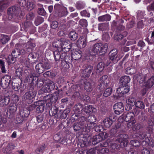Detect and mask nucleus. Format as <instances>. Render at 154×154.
<instances>
[{
    "label": "nucleus",
    "mask_w": 154,
    "mask_h": 154,
    "mask_svg": "<svg viewBox=\"0 0 154 154\" xmlns=\"http://www.w3.org/2000/svg\"><path fill=\"white\" fill-rule=\"evenodd\" d=\"M19 100V97L18 95L16 94H13L12 96V99L10 101V103H15L17 104V102Z\"/></svg>",
    "instance_id": "62"
},
{
    "label": "nucleus",
    "mask_w": 154,
    "mask_h": 154,
    "mask_svg": "<svg viewBox=\"0 0 154 154\" xmlns=\"http://www.w3.org/2000/svg\"><path fill=\"white\" fill-rule=\"evenodd\" d=\"M147 117L142 112L141 114L139 116L138 119L140 123L141 124L145 123L146 125V127H148L149 125L148 122V121L146 120Z\"/></svg>",
    "instance_id": "38"
},
{
    "label": "nucleus",
    "mask_w": 154,
    "mask_h": 154,
    "mask_svg": "<svg viewBox=\"0 0 154 154\" xmlns=\"http://www.w3.org/2000/svg\"><path fill=\"white\" fill-rule=\"evenodd\" d=\"M83 111L87 114L89 115L92 112H96V109L91 105H88L84 107L82 109Z\"/></svg>",
    "instance_id": "34"
},
{
    "label": "nucleus",
    "mask_w": 154,
    "mask_h": 154,
    "mask_svg": "<svg viewBox=\"0 0 154 154\" xmlns=\"http://www.w3.org/2000/svg\"><path fill=\"white\" fill-rule=\"evenodd\" d=\"M87 44V38L85 36L80 37L77 42V47L79 48H85Z\"/></svg>",
    "instance_id": "24"
},
{
    "label": "nucleus",
    "mask_w": 154,
    "mask_h": 154,
    "mask_svg": "<svg viewBox=\"0 0 154 154\" xmlns=\"http://www.w3.org/2000/svg\"><path fill=\"white\" fill-rule=\"evenodd\" d=\"M113 121L112 118L107 117L103 121V124L106 128H109L112 125Z\"/></svg>",
    "instance_id": "43"
},
{
    "label": "nucleus",
    "mask_w": 154,
    "mask_h": 154,
    "mask_svg": "<svg viewBox=\"0 0 154 154\" xmlns=\"http://www.w3.org/2000/svg\"><path fill=\"white\" fill-rule=\"evenodd\" d=\"M28 91L26 92L23 95L24 99L29 104L33 101V99L35 97L37 92L34 89L33 85H30L29 86Z\"/></svg>",
    "instance_id": "8"
},
{
    "label": "nucleus",
    "mask_w": 154,
    "mask_h": 154,
    "mask_svg": "<svg viewBox=\"0 0 154 154\" xmlns=\"http://www.w3.org/2000/svg\"><path fill=\"white\" fill-rule=\"evenodd\" d=\"M69 36L71 40L74 41L77 38L78 35L75 31H73L69 33Z\"/></svg>",
    "instance_id": "54"
},
{
    "label": "nucleus",
    "mask_w": 154,
    "mask_h": 154,
    "mask_svg": "<svg viewBox=\"0 0 154 154\" xmlns=\"http://www.w3.org/2000/svg\"><path fill=\"white\" fill-rule=\"evenodd\" d=\"M15 147L14 145L12 143H8L7 146L3 148V152L7 154H10L12 150Z\"/></svg>",
    "instance_id": "37"
},
{
    "label": "nucleus",
    "mask_w": 154,
    "mask_h": 154,
    "mask_svg": "<svg viewBox=\"0 0 154 154\" xmlns=\"http://www.w3.org/2000/svg\"><path fill=\"white\" fill-rule=\"evenodd\" d=\"M46 146L44 143L38 146L35 150V152L37 154H42L45 151Z\"/></svg>",
    "instance_id": "44"
},
{
    "label": "nucleus",
    "mask_w": 154,
    "mask_h": 154,
    "mask_svg": "<svg viewBox=\"0 0 154 154\" xmlns=\"http://www.w3.org/2000/svg\"><path fill=\"white\" fill-rule=\"evenodd\" d=\"M105 66V63L103 62H99L97 66V68L96 71L97 73H99L102 72L104 69Z\"/></svg>",
    "instance_id": "47"
},
{
    "label": "nucleus",
    "mask_w": 154,
    "mask_h": 154,
    "mask_svg": "<svg viewBox=\"0 0 154 154\" xmlns=\"http://www.w3.org/2000/svg\"><path fill=\"white\" fill-rule=\"evenodd\" d=\"M74 108L75 113L71 116V119L73 120H77L80 114L82 113V111L83 108H82V106L79 104L75 105Z\"/></svg>",
    "instance_id": "18"
},
{
    "label": "nucleus",
    "mask_w": 154,
    "mask_h": 154,
    "mask_svg": "<svg viewBox=\"0 0 154 154\" xmlns=\"http://www.w3.org/2000/svg\"><path fill=\"white\" fill-rule=\"evenodd\" d=\"M31 23L30 22H24V25L26 28H28V27L30 28V32L32 34L35 33L36 31V28L34 26H30Z\"/></svg>",
    "instance_id": "49"
},
{
    "label": "nucleus",
    "mask_w": 154,
    "mask_h": 154,
    "mask_svg": "<svg viewBox=\"0 0 154 154\" xmlns=\"http://www.w3.org/2000/svg\"><path fill=\"white\" fill-rule=\"evenodd\" d=\"M58 107L56 106H54L50 109L51 111L49 112V114L51 116H57V114L59 112Z\"/></svg>",
    "instance_id": "48"
},
{
    "label": "nucleus",
    "mask_w": 154,
    "mask_h": 154,
    "mask_svg": "<svg viewBox=\"0 0 154 154\" xmlns=\"http://www.w3.org/2000/svg\"><path fill=\"white\" fill-rule=\"evenodd\" d=\"M97 120L96 117L95 115H91L88 116L86 118V125L83 129V130L87 133L93 130L96 124L95 122Z\"/></svg>",
    "instance_id": "6"
},
{
    "label": "nucleus",
    "mask_w": 154,
    "mask_h": 154,
    "mask_svg": "<svg viewBox=\"0 0 154 154\" xmlns=\"http://www.w3.org/2000/svg\"><path fill=\"white\" fill-rule=\"evenodd\" d=\"M151 32V39H150L148 38V42L150 44H152L154 43V27L152 28V31Z\"/></svg>",
    "instance_id": "64"
},
{
    "label": "nucleus",
    "mask_w": 154,
    "mask_h": 154,
    "mask_svg": "<svg viewBox=\"0 0 154 154\" xmlns=\"http://www.w3.org/2000/svg\"><path fill=\"white\" fill-rule=\"evenodd\" d=\"M149 74H146L143 76H140L138 79L139 83L142 84V86L147 88H150L154 85V76H152L149 78Z\"/></svg>",
    "instance_id": "5"
},
{
    "label": "nucleus",
    "mask_w": 154,
    "mask_h": 154,
    "mask_svg": "<svg viewBox=\"0 0 154 154\" xmlns=\"http://www.w3.org/2000/svg\"><path fill=\"white\" fill-rule=\"evenodd\" d=\"M12 0H2L0 1V12H2L9 5Z\"/></svg>",
    "instance_id": "30"
},
{
    "label": "nucleus",
    "mask_w": 154,
    "mask_h": 154,
    "mask_svg": "<svg viewBox=\"0 0 154 154\" xmlns=\"http://www.w3.org/2000/svg\"><path fill=\"white\" fill-rule=\"evenodd\" d=\"M111 16L109 14L99 17H98V20L100 22L108 21L110 20L111 19Z\"/></svg>",
    "instance_id": "46"
},
{
    "label": "nucleus",
    "mask_w": 154,
    "mask_h": 154,
    "mask_svg": "<svg viewBox=\"0 0 154 154\" xmlns=\"http://www.w3.org/2000/svg\"><path fill=\"white\" fill-rule=\"evenodd\" d=\"M72 58L73 60H78L80 59L82 55V52L81 51H75L72 53Z\"/></svg>",
    "instance_id": "45"
},
{
    "label": "nucleus",
    "mask_w": 154,
    "mask_h": 154,
    "mask_svg": "<svg viewBox=\"0 0 154 154\" xmlns=\"http://www.w3.org/2000/svg\"><path fill=\"white\" fill-rule=\"evenodd\" d=\"M20 11L18 6L14 5L8 8V17L9 20H11L14 16L17 15Z\"/></svg>",
    "instance_id": "10"
},
{
    "label": "nucleus",
    "mask_w": 154,
    "mask_h": 154,
    "mask_svg": "<svg viewBox=\"0 0 154 154\" xmlns=\"http://www.w3.org/2000/svg\"><path fill=\"white\" fill-rule=\"evenodd\" d=\"M64 39L61 38L60 39L56 40L52 43L53 47L55 48L57 50H62L61 48Z\"/></svg>",
    "instance_id": "29"
},
{
    "label": "nucleus",
    "mask_w": 154,
    "mask_h": 154,
    "mask_svg": "<svg viewBox=\"0 0 154 154\" xmlns=\"http://www.w3.org/2000/svg\"><path fill=\"white\" fill-rule=\"evenodd\" d=\"M128 103L129 106L128 110L131 109V106L135 105L136 100L135 98L134 97H130L128 99Z\"/></svg>",
    "instance_id": "50"
},
{
    "label": "nucleus",
    "mask_w": 154,
    "mask_h": 154,
    "mask_svg": "<svg viewBox=\"0 0 154 154\" xmlns=\"http://www.w3.org/2000/svg\"><path fill=\"white\" fill-rule=\"evenodd\" d=\"M76 8L78 10L83 9L85 8V4L83 2L81 1L77 2L75 4Z\"/></svg>",
    "instance_id": "52"
},
{
    "label": "nucleus",
    "mask_w": 154,
    "mask_h": 154,
    "mask_svg": "<svg viewBox=\"0 0 154 154\" xmlns=\"http://www.w3.org/2000/svg\"><path fill=\"white\" fill-rule=\"evenodd\" d=\"M35 68L36 72L39 74L42 73L45 70L44 64L41 63L37 64L35 66Z\"/></svg>",
    "instance_id": "41"
},
{
    "label": "nucleus",
    "mask_w": 154,
    "mask_h": 154,
    "mask_svg": "<svg viewBox=\"0 0 154 154\" xmlns=\"http://www.w3.org/2000/svg\"><path fill=\"white\" fill-rule=\"evenodd\" d=\"M73 127L75 131L81 130L82 132H86L83 130V129L85 127V125H83V124L80 123L79 122L75 123L73 125Z\"/></svg>",
    "instance_id": "39"
},
{
    "label": "nucleus",
    "mask_w": 154,
    "mask_h": 154,
    "mask_svg": "<svg viewBox=\"0 0 154 154\" xmlns=\"http://www.w3.org/2000/svg\"><path fill=\"white\" fill-rule=\"evenodd\" d=\"M11 82V76L6 75L2 78L0 81V85L3 89H5L8 88Z\"/></svg>",
    "instance_id": "14"
},
{
    "label": "nucleus",
    "mask_w": 154,
    "mask_h": 154,
    "mask_svg": "<svg viewBox=\"0 0 154 154\" xmlns=\"http://www.w3.org/2000/svg\"><path fill=\"white\" fill-rule=\"evenodd\" d=\"M120 125H116L114 128L112 129L108 134L105 132L100 133L98 135L93 136L91 139L92 144L95 145L98 143L107 138L108 136L111 137H115L121 132V128Z\"/></svg>",
    "instance_id": "1"
},
{
    "label": "nucleus",
    "mask_w": 154,
    "mask_h": 154,
    "mask_svg": "<svg viewBox=\"0 0 154 154\" xmlns=\"http://www.w3.org/2000/svg\"><path fill=\"white\" fill-rule=\"evenodd\" d=\"M6 122V119L0 116V130H2L4 128V125Z\"/></svg>",
    "instance_id": "56"
},
{
    "label": "nucleus",
    "mask_w": 154,
    "mask_h": 154,
    "mask_svg": "<svg viewBox=\"0 0 154 154\" xmlns=\"http://www.w3.org/2000/svg\"><path fill=\"white\" fill-rule=\"evenodd\" d=\"M118 50L117 49H114L111 50L109 54V58L110 60L114 64L117 63L119 60L118 57Z\"/></svg>",
    "instance_id": "13"
},
{
    "label": "nucleus",
    "mask_w": 154,
    "mask_h": 154,
    "mask_svg": "<svg viewBox=\"0 0 154 154\" xmlns=\"http://www.w3.org/2000/svg\"><path fill=\"white\" fill-rule=\"evenodd\" d=\"M36 103V112L37 113L42 112L45 109V103L42 100H38L35 102Z\"/></svg>",
    "instance_id": "25"
},
{
    "label": "nucleus",
    "mask_w": 154,
    "mask_h": 154,
    "mask_svg": "<svg viewBox=\"0 0 154 154\" xmlns=\"http://www.w3.org/2000/svg\"><path fill=\"white\" fill-rule=\"evenodd\" d=\"M8 107V112L10 113V115H13L17 110V104L14 103H9Z\"/></svg>",
    "instance_id": "31"
},
{
    "label": "nucleus",
    "mask_w": 154,
    "mask_h": 154,
    "mask_svg": "<svg viewBox=\"0 0 154 154\" xmlns=\"http://www.w3.org/2000/svg\"><path fill=\"white\" fill-rule=\"evenodd\" d=\"M108 76L105 75L102 76L98 80V84L97 88V90L102 94L103 91L107 87L108 84Z\"/></svg>",
    "instance_id": "9"
},
{
    "label": "nucleus",
    "mask_w": 154,
    "mask_h": 154,
    "mask_svg": "<svg viewBox=\"0 0 154 154\" xmlns=\"http://www.w3.org/2000/svg\"><path fill=\"white\" fill-rule=\"evenodd\" d=\"M58 88L57 86L54 85V82L51 81H49L48 83L42 87V90L45 92H49L53 90H57Z\"/></svg>",
    "instance_id": "16"
},
{
    "label": "nucleus",
    "mask_w": 154,
    "mask_h": 154,
    "mask_svg": "<svg viewBox=\"0 0 154 154\" xmlns=\"http://www.w3.org/2000/svg\"><path fill=\"white\" fill-rule=\"evenodd\" d=\"M70 109L68 108L63 111L60 110L57 114V115L54 117L53 119V122L55 121L56 123L60 121V119H65L68 115L70 113Z\"/></svg>",
    "instance_id": "11"
},
{
    "label": "nucleus",
    "mask_w": 154,
    "mask_h": 154,
    "mask_svg": "<svg viewBox=\"0 0 154 154\" xmlns=\"http://www.w3.org/2000/svg\"><path fill=\"white\" fill-rule=\"evenodd\" d=\"M8 65H10L11 63H14L16 60V58L11 54L8 56L7 59Z\"/></svg>",
    "instance_id": "60"
},
{
    "label": "nucleus",
    "mask_w": 154,
    "mask_h": 154,
    "mask_svg": "<svg viewBox=\"0 0 154 154\" xmlns=\"http://www.w3.org/2000/svg\"><path fill=\"white\" fill-rule=\"evenodd\" d=\"M80 84L71 86L70 90L71 92L73 93V97H76L79 96L81 94L80 92L83 90V87L87 92L91 91L93 89L91 84L86 79L81 80Z\"/></svg>",
    "instance_id": "2"
},
{
    "label": "nucleus",
    "mask_w": 154,
    "mask_h": 154,
    "mask_svg": "<svg viewBox=\"0 0 154 154\" xmlns=\"http://www.w3.org/2000/svg\"><path fill=\"white\" fill-rule=\"evenodd\" d=\"M67 53H65V57L63 58V60H64L66 63H71L73 59L72 57V54L71 55H67Z\"/></svg>",
    "instance_id": "61"
},
{
    "label": "nucleus",
    "mask_w": 154,
    "mask_h": 154,
    "mask_svg": "<svg viewBox=\"0 0 154 154\" xmlns=\"http://www.w3.org/2000/svg\"><path fill=\"white\" fill-rule=\"evenodd\" d=\"M131 79L128 76L125 75L122 77L120 79L119 84V85H130L128 83L130 82Z\"/></svg>",
    "instance_id": "28"
},
{
    "label": "nucleus",
    "mask_w": 154,
    "mask_h": 154,
    "mask_svg": "<svg viewBox=\"0 0 154 154\" xmlns=\"http://www.w3.org/2000/svg\"><path fill=\"white\" fill-rule=\"evenodd\" d=\"M18 114L20 115V116H22L25 119L29 116L30 112L27 108H25L20 109Z\"/></svg>",
    "instance_id": "35"
},
{
    "label": "nucleus",
    "mask_w": 154,
    "mask_h": 154,
    "mask_svg": "<svg viewBox=\"0 0 154 154\" xmlns=\"http://www.w3.org/2000/svg\"><path fill=\"white\" fill-rule=\"evenodd\" d=\"M135 106L136 107L139 108L141 109H143L145 108V104L142 101L138 100L135 103Z\"/></svg>",
    "instance_id": "57"
},
{
    "label": "nucleus",
    "mask_w": 154,
    "mask_h": 154,
    "mask_svg": "<svg viewBox=\"0 0 154 154\" xmlns=\"http://www.w3.org/2000/svg\"><path fill=\"white\" fill-rule=\"evenodd\" d=\"M58 97L57 95L53 94H49L46 95L43 97L44 103L45 102H51V103H55L58 99Z\"/></svg>",
    "instance_id": "21"
},
{
    "label": "nucleus",
    "mask_w": 154,
    "mask_h": 154,
    "mask_svg": "<svg viewBox=\"0 0 154 154\" xmlns=\"http://www.w3.org/2000/svg\"><path fill=\"white\" fill-rule=\"evenodd\" d=\"M54 139L57 142L61 144H63L65 142L66 143V144H67L66 138L65 137H61L57 134L55 135Z\"/></svg>",
    "instance_id": "40"
},
{
    "label": "nucleus",
    "mask_w": 154,
    "mask_h": 154,
    "mask_svg": "<svg viewBox=\"0 0 154 154\" xmlns=\"http://www.w3.org/2000/svg\"><path fill=\"white\" fill-rule=\"evenodd\" d=\"M112 89L111 88H106L103 93L104 97H107L110 96L112 94Z\"/></svg>",
    "instance_id": "58"
},
{
    "label": "nucleus",
    "mask_w": 154,
    "mask_h": 154,
    "mask_svg": "<svg viewBox=\"0 0 154 154\" xmlns=\"http://www.w3.org/2000/svg\"><path fill=\"white\" fill-rule=\"evenodd\" d=\"M65 54V53H64L62 50H57L53 51L54 57L56 62H58L60 60L62 61H63Z\"/></svg>",
    "instance_id": "19"
},
{
    "label": "nucleus",
    "mask_w": 154,
    "mask_h": 154,
    "mask_svg": "<svg viewBox=\"0 0 154 154\" xmlns=\"http://www.w3.org/2000/svg\"><path fill=\"white\" fill-rule=\"evenodd\" d=\"M37 60L36 57L32 53H29L27 58L23 60V62L27 67H29L30 64L35 63Z\"/></svg>",
    "instance_id": "12"
},
{
    "label": "nucleus",
    "mask_w": 154,
    "mask_h": 154,
    "mask_svg": "<svg viewBox=\"0 0 154 154\" xmlns=\"http://www.w3.org/2000/svg\"><path fill=\"white\" fill-rule=\"evenodd\" d=\"M128 32L126 31H124L122 33L115 34L114 36V39L119 41L125 37L127 35Z\"/></svg>",
    "instance_id": "42"
},
{
    "label": "nucleus",
    "mask_w": 154,
    "mask_h": 154,
    "mask_svg": "<svg viewBox=\"0 0 154 154\" xmlns=\"http://www.w3.org/2000/svg\"><path fill=\"white\" fill-rule=\"evenodd\" d=\"M134 116L135 114L134 112H128L123 116V118L125 121L128 122L133 120H135Z\"/></svg>",
    "instance_id": "32"
},
{
    "label": "nucleus",
    "mask_w": 154,
    "mask_h": 154,
    "mask_svg": "<svg viewBox=\"0 0 154 154\" xmlns=\"http://www.w3.org/2000/svg\"><path fill=\"white\" fill-rule=\"evenodd\" d=\"M108 27V23H101L99 24L98 25V28L99 30L103 31L107 30Z\"/></svg>",
    "instance_id": "53"
},
{
    "label": "nucleus",
    "mask_w": 154,
    "mask_h": 154,
    "mask_svg": "<svg viewBox=\"0 0 154 154\" xmlns=\"http://www.w3.org/2000/svg\"><path fill=\"white\" fill-rule=\"evenodd\" d=\"M28 74L26 75V80L28 82L33 83L35 84L38 87H40L42 86L44 83V80L43 79H39L38 76V75H36L33 73H30L28 72Z\"/></svg>",
    "instance_id": "7"
},
{
    "label": "nucleus",
    "mask_w": 154,
    "mask_h": 154,
    "mask_svg": "<svg viewBox=\"0 0 154 154\" xmlns=\"http://www.w3.org/2000/svg\"><path fill=\"white\" fill-rule=\"evenodd\" d=\"M9 40L10 38L7 35L3 34L1 35L0 42L2 44H5L7 43Z\"/></svg>",
    "instance_id": "51"
},
{
    "label": "nucleus",
    "mask_w": 154,
    "mask_h": 154,
    "mask_svg": "<svg viewBox=\"0 0 154 154\" xmlns=\"http://www.w3.org/2000/svg\"><path fill=\"white\" fill-rule=\"evenodd\" d=\"M54 11L56 13V16L59 17H62L66 16L68 13V12L66 8L62 9L58 11L57 5H55L54 6Z\"/></svg>",
    "instance_id": "23"
},
{
    "label": "nucleus",
    "mask_w": 154,
    "mask_h": 154,
    "mask_svg": "<svg viewBox=\"0 0 154 154\" xmlns=\"http://www.w3.org/2000/svg\"><path fill=\"white\" fill-rule=\"evenodd\" d=\"M124 108L123 104L122 102H118L113 106L115 112L117 115H119L123 112Z\"/></svg>",
    "instance_id": "22"
},
{
    "label": "nucleus",
    "mask_w": 154,
    "mask_h": 154,
    "mask_svg": "<svg viewBox=\"0 0 154 154\" xmlns=\"http://www.w3.org/2000/svg\"><path fill=\"white\" fill-rule=\"evenodd\" d=\"M142 142L141 144L143 147H147L148 146L149 143H151L149 137L145 139Z\"/></svg>",
    "instance_id": "63"
},
{
    "label": "nucleus",
    "mask_w": 154,
    "mask_h": 154,
    "mask_svg": "<svg viewBox=\"0 0 154 154\" xmlns=\"http://www.w3.org/2000/svg\"><path fill=\"white\" fill-rule=\"evenodd\" d=\"M112 27L114 29L116 33H119L123 31L125 29V26L122 24H118L117 22L113 21L112 24Z\"/></svg>",
    "instance_id": "26"
},
{
    "label": "nucleus",
    "mask_w": 154,
    "mask_h": 154,
    "mask_svg": "<svg viewBox=\"0 0 154 154\" xmlns=\"http://www.w3.org/2000/svg\"><path fill=\"white\" fill-rule=\"evenodd\" d=\"M10 101V98L8 97L5 96L3 93L0 94V106H7Z\"/></svg>",
    "instance_id": "20"
},
{
    "label": "nucleus",
    "mask_w": 154,
    "mask_h": 154,
    "mask_svg": "<svg viewBox=\"0 0 154 154\" xmlns=\"http://www.w3.org/2000/svg\"><path fill=\"white\" fill-rule=\"evenodd\" d=\"M128 136L127 134H120L118 135L116 137V140L120 143L121 146L125 147L127 143V138Z\"/></svg>",
    "instance_id": "15"
},
{
    "label": "nucleus",
    "mask_w": 154,
    "mask_h": 154,
    "mask_svg": "<svg viewBox=\"0 0 154 154\" xmlns=\"http://www.w3.org/2000/svg\"><path fill=\"white\" fill-rule=\"evenodd\" d=\"M0 68L2 73H6V70L5 68V62L2 59L0 60Z\"/></svg>",
    "instance_id": "59"
},
{
    "label": "nucleus",
    "mask_w": 154,
    "mask_h": 154,
    "mask_svg": "<svg viewBox=\"0 0 154 154\" xmlns=\"http://www.w3.org/2000/svg\"><path fill=\"white\" fill-rule=\"evenodd\" d=\"M148 122L149 125L148 127H146L145 123L141 124L140 122L135 124L136 120H133L128 122L127 126L128 128H132V130L134 131H137L140 129L144 128L149 133L152 132L153 131V123L151 120L148 121Z\"/></svg>",
    "instance_id": "3"
},
{
    "label": "nucleus",
    "mask_w": 154,
    "mask_h": 154,
    "mask_svg": "<svg viewBox=\"0 0 154 154\" xmlns=\"http://www.w3.org/2000/svg\"><path fill=\"white\" fill-rule=\"evenodd\" d=\"M109 152V149L106 147L97 149V154H107Z\"/></svg>",
    "instance_id": "55"
},
{
    "label": "nucleus",
    "mask_w": 154,
    "mask_h": 154,
    "mask_svg": "<svg viewBox=\"0 0 154 154\" xmlns=\"http://www.w3.org/2000/svg\"><path fill=\"white\" fill-rule=\"evenodd\" d=\"M108 46V45L107 43H96L91 48L90 54L95 56L100 53H101L102 54H105L106 52Z\"/></svg>",
    "instance_id": "4"
},
{
    "label": "nucleus",
    "mask_w": 154,
    "mask_h": 154,
    "mask_svg": "<svg viewBox=\"0 0 154 154\" xmlns=\"http://www.w3.org/2000/svg\"><path fill=\"white\" fill-rule=\"evenodd\" d=\"M71 48L72 45L69 42L64 39L61 48L63 52L66 53L69 51Z\"/></svg>",
    "instance_id": "27"
},
{
    "label": "nucleus",
    "mask_w": 154,
    "mask_h": 154,
    "mask_svg": "<svg viewBox=\"0 0 154 154\" xmlns=\"http://www.w3.org/2000/svg\"><path fill=\"white\" fill-rule=\"evenodd\" d=\"M152 132L147 133L146 131L140 132L137 135V137L141 140H143L149 137L150 136V133Z\"/></svg>",
    "instance_id": "36"
},
{
    "label": "nucleus",
    "mask_w": 154,
    "mask_h": 154,
    "mask_svg": "<svg viewBox=\"0 0 154 154\" xmlns=\"http://www.w3.org/2000/svg\"><path fill=\"white\" fill-rule=\"evenodd\" d=\"M130 85H119L116 92L120 97L122 96L129 92L130 91Z\"/></svg>",
    "instance_id": "17"
},
{
    "label": "nucleus",
    "mask_w": 154,
    "mask_h": 154,
    "mask_svg": "<svg viewBox=\"0 0 154 154\" xmlns=\"http://www.w3.org/2000/svg\"><path fill=\"white\" fill-rule=\"evenodd\" d=\"M85 66L86 68L83 70L84 76L85 78H87L89 76L90 74L91 73L92 70L93 69V67L90 65H86Z\"/></svg>",
    "instance_id": "33"
}]
</instances>
